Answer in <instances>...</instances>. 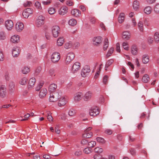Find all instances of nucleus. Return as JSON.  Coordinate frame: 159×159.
<instances>
[{
    "mask_svg": "<svg viewBox=\"0 0 159 159\" xmlns=\"http://www.w3.org/2000/svg\"><path fill=\"white\" fill-rule=\"evenodd\" d=\"M45 19V17L42 15L39 16L36 21V26L38 27H41L44 24Z\"/></svg>",
    "mask_w": 159,
    "mask_h": 159,
    "instance_id": "obj_1",
    "label": "nucleus"
},
{
    "mask_svg": "<svg viewBox=\"0 0 159 159\" xmlns=\"http://www.w3.org/2000/svg\"><path fill=\"white\" fill-rule=\"evenodd\" d=\"M60 32V28L58 26H54L52 28V33L53 36L55 38H56L58 36Z\"/></svg>",
    "mask_w": 159,
    "mask_h": 159,
    "instance_id": "obj_2",
    "label": "nucleus"
},
{
    "mask_svg": "<svg viewBox=\"0 0 159 159\" xmlns=\"http://www.w3.org/2000/svg\"><path fill=\"white\" fill-rule=\"evenodd\" d=\"M75 55L73 52L68 53L66 55L65 59V63L66 64H69L75 57Z\"/></svg>",
    "mask_w": 159,
    "mask_h": 159,
    "instance_id": "obj_3",
    "label": "nucleus"
},
{
    "mask_svg": "<svg viewBox=\"0 0 159 159\" xmlns=\"http://www.w3.org/2000/svg\"><path fill=\"white\" fill-rule=\"evenodd\" d=\"M60 98L58 93H50L49 97V101L51 102H55L57 101Z\"/></svg>",
    "mask_w": 159,
    "mask_h": 159,
    "instance_id": "obj_4",
    "label": "nucleus"
},
{
    "mask_svg": "<svg viewBox=\"0 0 159 159\" xmlns=\"http://www.w3.org/2000/svg\"><path fill=\"white\" fill-rule=\"evenodd\" d=\"M99 113V109L97 107H91L89 111L90 115L92 116H95Z\"/></svg>",
    "mask_w": 159,
    "mask_h": 159,
    "instance_id": "obj_5",
    "label": "nucleus"
},
{
    "mask_svg": "<svg viewBox=\"0 0 159 159\" xmlns=\"http://www.w3.org/2000/svg\"><path fill=\"white\" fill-rule=\"evenodd\" d=\"M90 71V67L89 66H85L81 72V75L84 77H86L89 74V73Z\"/></svg>",
    "mask_w": 159,
    "mask_h": 159,
    "instance_id": "obj_6",
    "label": "nucleus"
},
{
    "mask_svg": "<svg viewBox=\"0 0 159 159\" xmlns=\"http://www.w3.org/2000/svg\"><path fill=\"white\" fill-rule=\"evenodd\" d=\"M33 13V10L30 8H27L24 10L22 12L23 17L25 18L28 17L30 14H32Z\"/></svg>",
    "mask_w": 159,
    "mask_h": 159,
    "instance_id": "obj_7",
    "label": "nucleus"
},
{
    "mask_svg": "<svg viewBox=\"0 0 159 159\" xmlns=\"http://www.w3.org/2000/svg\"><path fill=\"white\" fill-rule=\"evenodd\" d=\"M60 59V54L57 52L53 53L51 57V60L54 63L58 62Z\"/></svg>",
    "mask_w": 159,
    "mask_h": 159,
    "instance_id": "obj_8",
    "label": "nucleus"
},
{
    "mask_svg": "<svg viewBox=\"0 0 159 159\" xmlns=\"http://www.w3.org/2000/svg\"><path fill=\"white\" fill-rule=\"evenodd\" d=\"M7 89L5 86L2 85L0 87V96L2 98H5L7 95Z\"/></svg>",
    "mask_w": 159,
    "mask_h": 159,
    "instance_id": "obj_9",
    "label": "nucleus"
},
{
    "mask_svg": "<svg viewBox=\"0 0 159 159\" xmlns=\"http://www.w3.org/2000/svg\"><path fill=\"white\" fill-rule=\"evenodd\" d=\"M15 83L13 81H10L8 84V89L9 93L11 94H12L15 92Z\"/></svg>",
    "mask_w": 159,
    "mask_h": 159,
    "instance_id": "obj_10",
    "label": "nucleus"
},
{
    "mask_svg": "<svg viewBox=\"0 0 159 159\" xmlns=\"http://www.w3.org/2000/svg\"><path fill=\"white\" fill-rule=\"evenodd\" d=\"M93 44L94 45L97 46L101 44L102 41V37L100 36H98L94 37L93 39Z\"/></svg>",
    "mask_w": 159,
    "mask_h": 159,
    "instance_id": "obj_11",
    "label": "nucleus"
},
{
    "mask_svg": "<svg viewBox=\"0 0 159 159\" xmlns=\"http://www.w3.org/2000/svg\"><path fill=\"white\" fill-rule=\"evenodd\" d=\"M5 26L8 30H11L13 26V22L11 20H7L5 22Z\"/></svg>",
    "mask_w": 159,
    "mask_h": 159,
    "instance_id": "obj_12",
    "label": "nucleus"
},
{
    "mask_svg": "<svg viewBox=\"0 0 159 159\" xmlns=\"http://www.w3.org/2000/svg\"><path fill=\"white\" fill-rule=\"evenodd\" d=\"M122 38L125 40H129L130 38V34L128 31H125L123 32Z\"/></svg>",
    "mask_w": 159,
    "mask_h": 159,
    "instance_id": "obj_13",
    "label": "nucleus"
},
{
    "mask_svg": "<svg viewBox=\"0 0 159 159\" xmlns=\"http://www.w3.org/2000/svg\"><path fill=\"white\" fill-rule=\"evenodd\" d=\"M13 56L15 57H17L20 54V51L19 48L14 47L12 51Z\"/></svg>",
    "mask_w": 159,
    "mask_h": 159,
    "instance_id": "obj_14",
    "label": "nucleus"
},
{
    "mask_svg": "<svg viewBox=\"0 0 159 159\" xmlns=\"http://www.w3.org/2000/svg\"><path fill=\"white\" fill-rule=\"evenodd\" d=\"M80 63L78 62H76L74 64L72 67L73 72L75 73L79 70L80 67Z\"/></svg>",
    "mask_w": 159,
    "mask_h": 159,
    "instance_id": "obj_15",
    "label": "nucleus"
},
{
    "mask_svg": "<svg viewBox=\"0 0 159 159\" xmlns=\"http://www.w3.org/2000/svg\"><path fill=\"white\" fill-rule=\"evenodd\" d=\"M83 96V94L81 93H77L75 94L74 100L75 102H78L80 100Z\"/></svg>",
    "mask_w": 159,
    "mask_h": 159,
    "instance_id": "obj_16",
    "label": "nucleus"
},
{
    "mask_svg": "<svg viewBox=\"0 0 159 159\" xmlns=\"http://www.w3.org/2000/svg\"><path fill=\"white\" fill-rule=\"evenodd\" d=\"M24 27V25L22 22H18L16 24V28L18 32H20L23 30Z\"/></svg>",
    "mask_w": 159,
    "mask_h": 159,
    "instance_id": "obj_17",
    "label": "nucleus"
},
{
    "mask_svg": "<svg viewBox=\"0 0 159 159\" xmlns=\"http://www.w3.org/2000/svg\"><path fill=\"white\" fill-rule=\"evenodd\" d=\"M36 80L34 78L30 79L28 82V87L29 89H31L34 87L36 82Z\"/></svg>",
    "mask_w": 159,
    "mask_h": 159,
    "instance_id": "obj_18",
    "label": "nucleus"
},
{
    "mask_svg": "<svg viewBox=\"0 0 159 159\" xmlns=\"http://www.w3.org/2000/svg\"><path fill=\"white\" fill-rule=\"evenodd\" d=\"M68 8L66 6H63L61 7L59 10V14L61 15H63L67 13Z\"/></svg>",
    "mask_w": 159,
    "mask_h": 159,
    "instance_id": "obj_19",
    "label": "nucleus"
},
{
    "mask_svg": "<svg viewBox=\"0 0 159 159\" xmlns=\"http://www.w3.org/2000/svg\"><path fill=\"white\" fill-rule=\"evenodd\" d=\"M93 96V93L90 91L86 92L84 96V99L85 101H87L91 99Z\"/></svg>",
    "mask_w": 159,
    "mask_h": 159,
    "instance_id": "obj_20",
    "label": "nucleus"
},
{
    "mask_svg": "<svg viewBox=\"0 0 159 159\" xmlns=\"http://www.w3.org/2000/svg\"><path fill=\"white\" fill-rule=\"evenodd\" d=\"M19 41L20 37L18 35H15L11 37V41L13 43H17Z\"/></svg>",
    "mask_w": 159,
    "mask_h": 159,
    "instance_id": "obj_21",
    "label": "nucleus"
},
{
    "mask_svg": "<svg viewBox=\"0 0 159 159\" xmlns=\"http://www.w3.org/2000/svg\"><path fill=\"white\" fill-rule=\"evenodd\" d=\"M57 88V84L53 83L51 84L49 87L48 91L50 92V93H53L55 92Z\"/></svg>",
    "mask_w": 159,
    "mask_h": 159,
    "instance_id": "obj_22",
    "label": "nucleus"
},
{
    "mask_svg": "<svg viewBox=\"0 0 159 159\" xmlns=\"http://www.w3.org/2000/svg\"><path fill=\"white\" fill-rule=\"evenodd\" d=\"M149 57L148 54H145L142 56V61L143 63L146 64L149 62Z\"/></svg>",
    "mask_w": 159,
    "mask_h": 159,
    "instance_id": "obj_23",
    "label": "nucleus"
},
{
    "mask_svg": "<svg viewBox=\"0 0 159 159\" xmlns=\"http://www.w3.org/2000/svg\"><path fill=\"white\" fill-rule=\"evenodd\" d=\"M92 136L93 133L92 132H87V130H84L82 136L84 138H91Z\"/></svg>",
    "mask_w": 159,
    "mask_h": 159,
    "instance_id": "obj_24",
    "label": "nucleus"
},
{
    "mask_svg": "<svg viewBox=\"0 0 159 159\" xmlns=\"http://www.w3.org/2000/svg\"><path fill=\"white\" fill-rule=\"evenodd\" d=\"M47 93V90L46 89H42L39 93V96L40 98H42L44 97L46 95Z\"/></svg>",
    "mask_w": 159,
    "mask_h": 159,
    "instance_id": "obj_25",
    "label": "nucleus"
},
{
    "mask_svg": "<svg viewBox=\"0 0 159 159\" xmlns=\"http://www.w3.org/2000/svg\"><path fill=\"white\" fill-rule=\"evenodd\" d=\"M138 49L136 46L135 45L132 46L131 49V52L133 55H137L138 54Z\"/></svg>",
    "mask_w": 159,
    "mask_h": 159,
    "instance_id": "obj_26",
    "label": "nucleus"
},
{
    "mask_svg": "<svg viewBox=\"0 0 159 159\" xmlns=\"http://www.w3.org/2000/svg\"><path fill=\"white\" fill-rule=\"evenodd\" d=\"M71 13L73 16L75 17L79 16L81 14L80 11L79 10L75 9L72 10Z\"/></svg>",
    "mask_w": 159,
    "mask_h": 159,
    "instance_id": "obj_27",
    "label": "nucleus"
},
{
    "mask_svg": "<svg viewBox=\"0 0 159 159\" xmlns=\"http://www.w3.org/2000/svg\"><path fill=\"white\" fill-rule=\"evenodd\" d=\"M66 101L65 97L61 98L59 100L58 102V105L59 107L65 105L66 103Z\"/></svg>",
    "mask_w": 159,
    "mask_h": 159,
    "instance_id": "obj_28",
    "label": "nucleus"
},
{
    "mask_svg": "<svg viewBox=\"0 0 159 159\" xmlns=\"http://www.w3.org/2000/svg\"><path fill=\"white\" fill-rule=\"evenodd\" d=\"M125 19V14L124 13H121L118 17V20L119 23H122Z\"/></svg>",
    "mask_w": 159,
    "mask_h": 159,
    "instance_id": "obj_29",
    "label": "nucleus"
},
{
    "mask_svg": "<svg viewBox=\"0 0 159 159\" xmlns=\"http://www.w3.org/2000/svg\"><path fill=\"white\" fill-rule=\"evenodd\" d=\"M139 1L137 0L134 1L133 3V7L135 10H137L139 7Z\"/></svg>",
    "mask_w": 159,
    "mask_h": 159,
    "instance_id": "obj_30",
    "label": "nucleus"
},
{
    "mask_svg": "<svg viewBox=\"0 0 159 159\" xmlns=\"http://www.w3.org/2000/svg\"><path fill=\"white\" fill-rule=\"evenodd\" d=\"M109 45V42L107 38L105 39L103 44V48L104 50H106L107 48Z\"/></svg>",
    "mask_w": 159,
    "mask_h": 159,
    "instance_id": "obj_31",
    "label": "nucleus"
},
{
    "mask_svg": "<svg viewBox=\"0 0 159 159\" xmlns=\"http://www.w3.org/2000/svg\"><path fill=\"white\" fill-rule=\"evenodd\" d=\"M144 11L146 14H150L152 11V8L150 7H147L144 10Z\"/></svg>",
    "mask_w": 159,
    "mask_h": 159,
    "instance_id": "obj_32",
    "label": "nucleus"
},
{
    "mask_svg": "<svg viewBox=\"0 0 159 159\" xmlns=\"http://www.w3.org/2000/svg\"><path fill=\"white\" fill-rule=\"evenodd\" d=\"M64 39L63 38H59L57 41V44L58 46H61L64 43Z\"/></svg>",
    "mask_w": 159,
    "mask_h": 159,
    "instance_id": "obj_33",
    "label": "nucleus"
},
{
    "mask_svg": "<svg viewBox=\"0 0 159 159\" xmlns=\"http://www.w3.org/2000/svg\"><path fill=\"white\" fill-rule=\"evenodd\" d=\"M149 79L148 75L147 74H145L143 77L142 80L143 82L147 83L149 81Z\"/></svg>",
    "mask_w": 159,
    "mask_h": 159,
    "instance_id": "obj_34",
    "label": "nucleus"
},
{
    "mask_svg": "<svg viewBox=\"0 0 159 159\" xmlns=\"http://www.w3.org/2000/svg\"><path fill=\"white\" fill-rule=\"evenodd\" d=\"M68 23L70 25L74 26L76 24L77 21L76 20L74 19H71L69 20Z\"/></svg>",
    "mask_w": 159,
    "mask_h": 159,
    "instance_id": "obj_35",
    "label": "nucleus"
},
{
    "mask_svg": "<svg viewBox=\"0 0 159 159\" xmlns=\"http://www.w3.org/2000/svg\"><path fill=\"white\" fill-rule=\"evenodd\" d=\"M143 24L142 21H139L138 24V28L140 31H143Z\"/></svg>",
    "mask_w": 159,
    "mask_h": 159,
    "instance_id": "obj_36",
    "label": "nucleus"
},
{
    "mask_svg": "<svg viewBox=\"0 0 159 159\" xmlns=\"http://www.w3.org/2000/svg\"><path fill=\"white\" fill-rule=\"evenodd\" d=\"M27 80V79L26 77H23L20 79L19 83L21 85H25L26 84Z\"/></svg>",
    "mask_w": 159,
    "mask_h": 159,
    "instance_id": "obj_37",
    "label": "nucleus"
},
{
    "mask_svg": "<svg viewBox=\"0 0 159 159\" xmlns=\"http://www.w3.org/2000/svg\"><path fill=\"white\" fill-rule=\"evenodd\" d=\"M6 38V34L5 32L2 31L0 32V40H4Z\"/></svg>",
    "mask_w": 159,
    "mask_h": 159,
    "instance_id": "obj_38",
    "label": "nucleus"
},
{
    "mask_svg": "<svg viewBox=\"0 0 159 159\" xmlns=\"http://www.w3.org/2000/svg\"><path fill=\"white\" fill-rule=\"evenodd\" d=\"M22 73L23 74H26L30 71L29 68L27 67H25L21 70Z\"/></svg>",
    "mask_w": 159,
    "mask_h": 159,
    "instance_id": "obj_39",
    "label": "nucleus"
},
{
    "mask_svg": "<svg viewBox=\"0 0 159 159\" xmlns=\"http://www.w3.org/2000/svg\"><path fill=\"white\" fill-rule=\"evenodd\" d=\"M154 39L155 42L157 43L159 41V34L157 32H156L154 35Z\"/></svg>",
    "mask_w": 159,
    "mask_h": 159,
    "instance_id": "obj_40",
    "label": "nucleus"
},
{
    "mask_svg": "<svg viewBox=\"0 0 159 159\" xmlns=\"http://www.w3.org/2000/svg\"><path fill=\"white\" fill-rule=\"evenodd\" d=\"M76 112L75 110L72 109L70 110L68 112L69 115L71 116H74Z\"/></svg>",
    "mask_w": 159,
    "mask_h": 159,
    "instance_id": "obj_41",
    "label": "nucleus"
},
{
    "mask_svg": "<svg viewBox=\"0 0 159 159\" xmlns=\"http://www.w3.org/2000/svg\"><path fill=\"white\" fill-rule=\"evenodd\" d=\"M72 43L71 42H69L65 43L64 47L66 49H68L71 48L72 46Z\"/></svg>",
    "mask_w": 159,
    "mask_h": 159,
    "instance_id": "obj_42",
    "label": "nucleus"
},
{
    "mask_svg": "<svg viewBox=\"0 0 159 159\" xmlns=\"http://www.w3.org/2000/svg\"><path fill=\"white\" fill-rule=\"evenodd\" d=\"M96 144V143L95 141H91L88 142V146L90 148L94 147Z\"/></svg>",
    "mask_w": 159,
    "mask_h": 159,
    "instance_id": "obj_43",
    "label": "nucleus"
},
{
    "mask_svg": "<svg viewBox=\"0 0 159 159\" xmlns=\"http://www.w3.org/2000/svg\"><path fill=\"white\" fill-rule=\"evenodd\" d=\"M114 51L113 48H111L108 51L107 53V54L106 57H109L111 54Z\"/></svg>",
    "mask_w": 159,
    "mask_h": 159,
    "instance_id": "obj_44",
    "label": "nucleus"
},
{
    "mask_svg": "<svg viewBox=\"0 0 159 159\" xmlns=\"http://www.w3.org/2000/svg\"><path fill=\"white\" fill-rule=\"evenodd\" d=\"M122 47L123 48L126 50H128L129 47L128 46V43L127 42H124L122 43Z\"/></svg>",
    "mask_w": 159,
    "mask_h": 159,
    "instance_id": "obj_45",
    "label": "nucleus"
},
{
    "mask_svg": "<svg viewBox=\"0 0 159 159\" xmlns=\"http://www.w3.org/2000/svg\"><path fill=\"white\" fill-rule=\"evenodd\" d=\"M88 142L89 141L88 140L85 139H83L81 142V144L84 146H87L88 145Z\"/></svg>",
    "mask_w": 159,
    "mask_h": 159,
    "instance_id": "obj_46",
    "label": "nucleus"
},
{
    "mask_svg": "<svg viewBox=\"0 0 159 159\" xmlns=\"http://www.w3.org/2000/svg\"><path fill=\"white\" fill-rule=\"evenodd\" d=\"M91 148L89 147L88 148H85L84 150V152L85 153L88 154L91 152Z\"/></svg>",
    "mask_w": 159,
    "mask_h": 159,
    "instance_id": "obj_47",
    "label": "nucleus"
},
{
    "mask_svg": "<svg viewBox=\"0 0 159 159\" xmlns=\"http://www.w3.org/2000/svg\"><path fill=\"white\" fill-rule=\"evenodd\" d=\"M94 151L95 152H97L98 153H100L102 152L103 149L99 147H97L94 149Z\"/></svg>",
    "mask_w": 159,
    "mask_h": 159,
    "instance_id": "obj_48",
    "label": "nucleus"
},
{
    "mask_svg": "<svg viewBox=\"0 0 159 159\" xmlns=\"http://www.w3.org/2000/svg\"><path fill=\"white\" fill-rule=\"evenodd\" d=\"M97 141L98 142L102 143H105V140L104 139L101 137H97L96 139Z\"/></svg>",
    "mask_w": 159,
    "mask_h": 159,
    "instance_id": "obj_49",
    "label": "nucleus"
},
{
    "mask_svg": "<svg viewBox=\"0 0 159 159\" xmlns=\"http://www.w3.org/2000/svg\"><path fill=\"white\" fill-rule=\"evenodd\" d=\"M154 11L156 13H159V3L156 4L154 7Z\"/></svg>",
    "mask_w": 159,
    "mask_h": 159,
    "instance_id": "obj_50",
    "label": "nucleus"
},
{
    "mask_svg": "<svg viewBox=\"0 0 159 159\" xmlns=\"http://www.w3.org/2000/svg\"><path fill=\"white\" fill-rule=\"evenodd\" d=\"M43 84V83H39L35 88L36 91H39L42 87Z\"/></svg>",
    "mask_w": 159,
    "mask_h": 159,
    "instance_id": "obj_51",
    "label": "nucleus"
},
{
    "mask_svg": "<svg viewBox=\"0 0 159 159\" xmlns=\"http://www.w3.org/2000/svg\"><path fill=\"white\" fill-rule=\"evenodd\" d=\"M47 119L49 121H52L53 120L52 117L50 112H48V113Z\"/></svg>",
    "mask_w": 159,
    "mask_h": 159,
    "instance_id": "obj_52",
    "label": "nucleus"
},
{
    "mask_svg": "<svg viewBox=\"0 0 159 159\" xmlns=\"http://www.w3.org/2000/svg\"><path fill=\"white\" fill-rule=\"evenodd\" d=\"M55 12V9L52 7L50 8L48 10V13L51 15L53 14Z\"/></svg>",
    "mask_w": 159,
    "mask_h": 159,
    "instance_id": "obj_53",
    "label": "nucleus"
},
{
    "mask_svg": "<svg viewBox=\"0 0 159 159\" xmlns=\"http://www.w3.org/2000/svg\"><path fill=\"white\" fill-rule=\"evenodd\" d=\"M35 7L38 9H41L42 8L41 4L39 2H37L35 3Z\"/></svg>",
    "mask_w": 159,
    "mask_h": 159,
    "instance_id": "obj_54",
    "label": "nucleus"
},
{
    "mask_svg": "<svg viewBox=\"0 0 159 159\" xmlns=\"http://www.w3.org/2000/svg\"><path fill=\"white\" fill-rule=\"evenodd\" d=\"M114 62V60L113 59H110L109 60H108L107 63H106V64H107V65H108V66H110L112 63H113Z\"/></svg>",
    "mask_w": 159,
    "mask_h": 159,
    "instance_id": "obj_55",
    "label": "nucleus"
},
{
    "mask_svg": "<svg viewBox=\"0 0 159 159\" xmlns=\"http://www.w3.org/2000/svg\"><path fill=\"white\" fill-rule=\"evenodd\" d=\"M105 133L108 135H111L112 133V131L110 129H107L105 130Z\"/></svg>",
    "mask_w": 159,
    "mask_h": 159,
    "instance_id": "obj_56",
    "label": "nucleus"
},
{
    "mask_svg": "<svg viewBox=\"0 0 159 159\" xmlns=\"http://www.w3.org/2000/svg\"><path fill=\"white\" fill-rule=\"evenodd\" d=\"M49 75L51 76H54L55 75V74L54 70L53 69H50L49 71Z\"/></svg>",
    "mask_w": 159,
    "mask_h": 159,
    "instance_id": "obj_57",
    "label": "nucleus"
},
{
    "mask_svg": "<svg viewBox=\"0 0 159 159\" xmlns=\"http://www.w3.org/2000/svg\"><path fill=\"white\" fill-rule=\"evenodd\" d=\"M94 159H101L102 158V156L99 154H95L94 156Z\"/></svg>",
    "mask_w": 159,
    "mask_h": 159,
    "instance_id": "obj_58",
    "label": "nucleus"
},
{
    "mask_svg": "<svg viewBox=\"0 0 159 159\" xmlns=\"http://www.w3.org/2000/svg\"><path fill=\"white\" fill-rule=\"evenodd\" d=\"M66 4L69 6H72L74 5V3L71 0H68L66 1Z\"/></svg>",
    "mask_w": 159,
    "mask_h": 159,
    "instance_id": "obj_59",
    "label": "nucleus"
},
{
    "mask_svg": "<svg viewBox=\"0 0 159 159\" xmlns=\"http://www.w3.org/2000/svg\"><path fill=\"white\" fill-rule=\"evenodd\" d=\"M4 58V55L3 54L2 51L1 50H0V61H3Z\"/></svg>",
    "mask_w": 159,
    "mask_h": 159,
    "instance_id": "obj_60",
    "label": "nucleus"
},
{
    "mask_svg": "<svg viewBox=\"0 0 159 159\" xmlns=\"http://www.w3.org/2000/svg\"><path fill=\"white\" fill-rule=\"evenodd\" d=\"M31 4L32 3L30 2L27 1L26 2L24 3L23 5L25 7H27L30 6Z\"/></svg>",
    "mask_w": 159,
    "mask_h": 159,
    "instance_id": "obj_61",
    "label": "nucleus"
},
{
    "mask_svg": "<svg viewBox=\"0 0 159 159\" xmlns=\"http://www.w3.org/2000/svg\"><path fill=\"white\" fill-rule=\"evenodd\" d=\"M108 78V76L107 75L103 77V82L104 84H106L107 83Z\"/></svg>",
    "mask_w": 159,
    "mask_h": 159,
    "instance_id": "obj_62",
    "label": "nucleus"
},
{
    "mask_svg": "<svg viewBox=\"0 0 159 159\" xmlns=\"http://www.w3.org/2000/svg\"><path fill=\"white\" fill-rule=\"evenodd\" d=\"M100 26L101 28V29L103 30H106V28L105 25L103 24V23L102 22H101L100 24Z\"/></svg>",
    "mask_w": 159,
    "mask_h": 159,
    "instance_id": "obj_63",
    "label": "nucleus"
},
{
    "mask_svg": "<svg viewBox=\"0 0 159 159\" xmlns=\"http://www.w3.org/2000/svg\"><path fill=\"white\" fill-rule=\"evenodd\" d=\"M148 43L150 44L152 43L153 40V39L151 37H149L148 39Z\"/></svg>",
    "mask_w": 159,
    "mask_h": 159,
    "instance_id": "obj_64",
    "label": "nucleus"
}]
</instances>
